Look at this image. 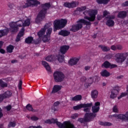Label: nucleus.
<instances>
[{
  "label": "nucleus",
  "mask_w": 128,
  "mask_h": 128,
  "mask_svg": "<svg viewBox=\"0 0 128 128\" xmlns=\"http://www.w3.org/2000/svg\"><path fill=\"white\" fill-rule=\"evenodd\" d=\"M42 9L39 12L38 15L36 18V24H40V22H42L46 18V15L48 12V9L50 8V3L48 2L41 5Z\"/></svg>",
  "instance_id": "1"
},
{
  "label": "nucleus",
  "mask_w": 128,
  "mask_h": 128,
  "mask_svg": "<svg viewBox=\"0 0 128 128\" xmlns=\"http://www.w3.org/2000/svg\"><path fill=\"white\" fill-rule=\"evenodd\" d=\"M83 14L85 16L84 17L85 20H88L89 22H94L96 16L98 14V10L88 9L87 8L83 12Z\"/></svg>",
  "instance_id": "2"
},
{
  "label": "nucleus",
  "mask_w": 128,
  "mask_h": 128,
  "mask_svg": "<svg viewBox=\"0 0 128 128\" xmlns=\"http://www.w3.org/2000/svg\"><path fill=\"white\" fill-rule=\"evenodd\" d=\"M66 24H68V20L66 19L55 20L54 22V32H56V30H58L64 28L66 26Z\"/></svg>",
  "instance_id": "3"
},
{
  "label": "nucleus",
  "mask_w": 128,
  "mask_h": 128,
  "mask_svg": "<svg viewBox=\"0 0 128 128\" xmlns=\"http://www.w3.org/2000/svg\"><path fill=\"white\" fill-rule=\"evenodd\" d=\"M52 122L50 119H48L44 122V124H56V126L59 128H68L67 126H68L70 124L69 121H65L62 124L60 122H58V119H52Z\"/></svg>",
  "instance_id": "4"
},
{
  "label": "nucleus",
  "mask_w": 128,
  "mask_h": 128,
  "mask_svg": "<svg viewBox=\"0 0 128 128\" xmlns=\"http://www.w3.org/2000/svg\"><path fill=\"white\" fill-rule=\"evenodd\" d=\"M10 26L12 28V32H18V28L24 26V20H20L16 22H12L10 24Z\"/></svg>",
  "instance_id": "5"
},
{
  "label": "nucleus",
  "mask_w": 128,
  "mask_h": 128,
  "mask_svg": "<svg viewBox=\"0 0 128 128\" xmlns=\"http://www.w3.org/2000/svg\"><path fill=\"white\" fill-rule=\"evenodd\" d=\"M128 52L118 53L115 55L116 60L118 64H122L128 58Z\"/></svg>",
  "instance_id": "6"
},
{
  "label": "nucleus",
  "mask_w": 128,
  "mask_h": 128,
  "mask_svg": "<svg viewBox=\"0 0 128 128\" xmlns=\"http://www.w3.org/2000/svg\"><path fill=\"white\" fill-rule=\"evenodd\" d=\"M53 76L56 82H62L64 80V74L62 72L56 71L54 73Z\"/></svg>",
  "instance_id": "7"
},
{
  "label": "nucleus",
  "mask_w": 128,
  "mask_h": 128,
  "mask_svg": "<svg viewBox=\"0 0 128 128\" xmlns=\"http://www.w3.org/2000/svg\"><path fill=\"white\" fill-rule=\"evenodd\" d=\"M26 2L23 6L24 8H29V6H36L40 4V2L38 0H26Z\"/></svg>",
  "instance_id": "8"
},
{
  "label": "nucleus",
  "mask_w": 128,
  "mask_h": 128,
  "mask_svg": "<svg viewBox=\"0 0 128 128\" xmlns=\"http://www.w3.org/2000/svg\"><path fill=\"white\" fill-rule=\"evenodd\" d=\"M112 116L118 118V120H120L122 122H128V112L126 113L125 114H114Z\"/></svg>",
  "instance_id": "9"
},
{
  "label": "nucleus",
  "mask_w": 128,
  "mask_h": 128,
  "mask_svg": "<svg viewBox=\"0 0 128 128\" xmlns=\"http://www.w3.org/2000/svg\"><path fill=\"white\" fill-rule=\"evenodd\" d=\"M84 116L85 117V120H86L87 122H92L94 118L96 116V114L92 112H86L84 114Z\"/></svg>",
  "instance_id": "10"
},
{
  "label": "nucleus",
  "mask_w": 128,
  "mask_h": 128,
  "mask_svg": "<svg viewBox=\"0 0 128 128\" xmlns=\"http://www.w3.org/2000/svg\"><path fill=\"white\" fill-rule=\"evenodd\" d=\"M82 24L80 22H78V20L77 24L72 25L70 30L73 32H76L80 30H82Z\"/></svg>",
  "instance_id": "11"
},
{
  "label": "nucleus",
  "mask_w": 128,
  "mask_h": 128,
  "mask_svg": "<svg viewBox=\"0 0 128 128\" xmlns=\"http://www.w3.org/2000/svg\"><path fill=\"white\" fill-rule=\"evenodd\" d=\"M78 2L76 1H72L71 2H65L64 4V6L68 8H76L78 6Z\"/></svg>",
  "instance_id": "12"
},
{
  "label": "nucleus",
  "mask_w": 128,
  "mask_h": 128,
  "mask_svg": "<svg viewBox=\"0 0 128 128\" xmlns=\"http://www.w3.org/2000/svg\"><path fill=\"white\" fill-rule=\"evenodd\" d=\"M118 92H120V87L118 86H116L111 92L110 98L112 99L116 98L118 96Z\"/></svg>",
  "instance_id": "13"
},
{
  "label": "nucleus",
  "mask_w": 128,
  "mask_h": 128,
  "mask_svg": "<svg viewBox=\"0 0 128 128\" xmlns=\"http://www.w3.org/2000/svg\"><path fill=\"white\" fill-rule=\"evenodd\" d=\"M92 106V103L90 104H81L76 106H74L73 108L74 110H78L82 108H90Z\"/></svg>",
  "instance_id": "14"
},
{
  "label": "nucleus",
  "mask_w": 128,
  "mask_h": 128,
  "mask_svg": "<svg viewBox=\"0 0 128 128\" xmlns=\"http://www.w3.org/2000/svg\"><path fill=\"white\" fill-rule=\"evenodd\" d=\"M102 68H118V65L115 64H112L108 61H105L102 64Z\"/></svg>",
  "instance_id": "15"
},
{
  "label": "nucleus",
  "mask_w": 128,
  "mask_h": 128,
  "mask_svg": "<svg viewBox=\"0 0 128 128\" xmlns=\"http://www.w3.org/2000/svg\"><path fill=\"white\" fill-rule=\"evenodd\" d=\"M24 28H22L19 33L16 36V42H18L20 40V38L24 36Z\"/></svg>",
  "instance_id": "16"
},
{
  "label": "nucleus",
  "mask_w": 128,
  "mask_h": 128,
  "mask_svg": "<svg viewBox=\"0 0 128 128\" xmlns=\"http://www.w3.org/2000/svg\"><path fill=\"white\" fill-rule=\"evenodd\" d=\"M58 36H68L70 34V32L68 30H62L58 33Z\"/></svg>",
  "instance_id": "17"
},
{
  "label": "nucleus",
  "mask_w": 128,
  "mask_h": 128,
  "mask_svg": "<svg viewBox=\"0 0 128 128\" xmlns=\"http://www.w3.org/2000/svg\"><path fill=\"white\" fill-rule=\"evenodd\" d=\"M70 46L64 45L60 47V52L62 54H66V53L68 50Z\"/></svg>",
  "instance_id": "18"
},
{
  "label": "nucleus",
  "mask_w": 128,
  "mask_h": 128,
  "mask_svg": "<svg viewBox=\"0 0 128 128\" xmlns=\"http://www.w3.org/2000/svg\"><path fill=\"white\" fill-rule=\"evenodd\" d=\"M62 86L60 85H54L52 89V91L51 92V94H56L60 90Z\"/></svg>",
  "instance_id": "19"
},
{
  "label": "nucleus",
  "mask_w": 128,
  "mask_h": 128,
  "mask_svg": "<svg viewBox=\"0 0 128 128\" xmlns=\"http://www.w3.org/2000/svg\"><path fill=\"white\" fill-rule=\"evenodd\" d=\"M128 16V12L126 11H120L118 14V18H126Z\"/></svg>",
  "instance_id": "20"
},
{
  "label": "nucleus",
  "mask_w": 128,
  "mask_h": 128,
  "mask_svg": "<svg viewBox=\"0 0 128 128\" xmlns=\"http://www.w3.org/2000/svg\"><path fill=\"white\" fill-rule=\"evenodd\" d=\"M46 26H44V28H42L41 30H39V32H38V36L39 38H42V36H44V34H46Z\"/></svg>",
  "instance_id": "21"
},
{
  "label": "nucleus",
  "mask_w": 128,
  "mask_h": 128,
  "mask_svg": "<svg viewBox=\"0 0 128 128\" xmlns=\"http://www.w3.org/2000/svg\"><path fill=\"white\" fill-rule=\"evenodd\" d=\"M98 91L96 90H94L91 92V98L92 100H96V98H98Z\"/></svg>",
  "instance_id": "22"
},
{
  "label": "nucleus",
  "mask_w": 128,
  "mask_h": 128,
  "mask_svg": "<svg viewBox=\"0 0 128 128\" xmlns=\"http://www.w3.org/2000/svg\"><path fill=\"white\" fill-rule=\"evenodd\" d=\"M9 32L10 30L8 28L0 30V38H2V36H8Z\"/></svg>",
  "instance_id": "23"
},
{
  "label": "nucleus",
  "mask_w": 128,
  "mask_h": 128,
  "mask_svg": "<svg viewBox=\"0 0 128 128\" xmlns=\"http://www.w3.org/2000/svg\"><path fill=\"white\" fill-rule=\"evenodd\" d=\"M106 26H109V28H112L114 26V20H110L109 18H106Z\"/></svg>",
  "instance_id": "24"
},
{
  "label": "nucleus",
  "mask_w": 128,
  "mask_h": 128,
  "mask_svg": "<svg viewBox=\"0 0 128 128\" xmlns=\"http://www.w3.org/2000/svg\"><path fill=\"white\" fill-rule=\"evenodd\" d=\"M80 60V58H74L71 59L68 62V64L70 66H74L78 64V62Z\"/></svg>",
  "instance_id": "25"
},
{
  "label": "nucleus",
  "mask_w": 128,
  "mask_h": 128,
  "mask_svg": "<svg viewBox=\"0 0 128 128\" xmlns=\"http://www.w3.org/2000/svg\"><path fill=\"white\" fill-rule=\"evenodd\" d=\"M82 95L78 94L76 95L75 96L71 98L70 100L73 102H80V100H82Z\"/></svg>",
  "instance_id": "26"
},
{
  "label": "nucleus",
  "mask_w": 128,
  "mask_h": 128,
  "mask_svg": "<svg viewBox=\"0 0 128 128\" xmlns=\"http://www.w3.org/2000/svg\"><path fill=\"white\" fill-rule=\"evenodd\" d=\"M2 94H3V96H4V98H10L12 96V92L7 90L4 93H3Z\"/></svg>",
  "instance_id": "27"
},
{
  "label": "nucleus",
  "mask_w": 128,
  "mask_h": 128,
  "mask_svg": "<svg viewBox=\"0 0 128 128\" xmlns=\"http://www.w3.org/2000/svg\"><path fill=\"white\" fill-rule=\"evenodd\" d=\"M100 75L102 76L108 78V76H110V73L106 70H104L100 72Z\"/></svg>",
  "instance_id": "28"
},
{
  "label": "nucleus",
  "mask_w": 128,
  "mask_h": 128,
  "mask_svg": "<svg viewBox=\"0 0 128 128\" xmlns=\"http://www.w3.org/2000/svg\"><path fill=\"white\" fill-rule=\"evenodd\" d=\"M42 65L44 66V68H45L48 70V72H50V65L48 64V63L46 61H42Z\"/></svg>",
  "instance_id": "29"
},
{
  "label": "nucleus",
  "mask_w": 128,
  "mask_h": 128,
  "mask_svg": "<svg viewBox=\"0 0 128 128\" xmlns=\"http://www.w3.org/2000/svg\"><path fill=\"white\" fill-rule=\"evenodd\" d=\"M33 41H34V37L32 36H30L25 39V42L28 44H32Z\"/></svg>",
  "instance_id": "30"
},
{
  "label": "nucleus",
  "mask_w": 128,
  "mask_h": 128,
  "mask_svg": "<svg viewBox=\"0 0 128 128\" xmlns=\"http://www.w3.org/2000/svg\"><path fill=\"white\" fill-rule=\"evenodd\" d=\"M78 22H80L81 24H84L85 26H90L92 23L90 22L86 21L84 19H80L78 20Z\"/></svg>",
  "instance_id": "31"
},
{
  "label": "nucleus",
  "mask_w": 128,
  "mask_h": 128,
  "mask_svg": "<svg viewBox=\"0 0 128 128\" xmlns=\"http://www.w3.org/2000/svg\"><path fill=\"white\" fill-rule=\"evenodd\" d=\"M14 46L12 44H10L6 47V52L9 54H12L14 50Z\"/></svg>",
  "instance_id": "32"
},
{
  "label": "nucleus",
  "mask_w": 128,
  "mask_h": 128,
  "mask_svg": "<svg viewBox=\"0 0 128 128\" xmlns=\"http://www.w3.org/2000/svg\"><path fill=\"white\" fill-rule=\"evenodd\" d=\"M98 48H100L102 52H110V48L106 46H104L102 45H99Z\"/></svg>",
  "instance_id": "33"
},
{
  "label": "nucleus",
  "mask_w": 128,
  "mask_h": 128,
  "mask_svg": "<svg viewBox=\"0 0 128 128\" xmlns=\"http://www.w3.org/2000/svg\"><path fill=\"white\" fill-rule=\"evenodd\" d=\"M100 126H110L112 123L110 122H102V121L99 122Z\"/></svg>",
  "instance_id": "34"
},
{
  "label": "nucleus",
  "mask_w": 128,
  "mask_h": 128,
  "mask_svg": "<svg viewBox=\"0 0 128 128\" xmlns=\"http://www.w3.org/2000/svg\"><path fill=\"white\" fill-rule=\"evenodd\" d=\"M100 106L96 107V106H92V114H96V112H100Z\"/></svg>",
  "instance_id": "35"
},
{
  "label": "nucleus",
  "mask_w": 128,
  "mask_h": 128,
  "mask_svg": "<svg viewBox=\"0 0 128 128\" xmlns=\"http://www.w3.org/2000/svg\"><path fill=\"white\" fill-rule=\"evenodd\" d=\"M30 20L26 19L23 22V26H30Z\"/></svg>",
  "instance_id": "36"
},
{
  "label": "nucleus",
  "mask_w": 128,
  "mask_h": 128,
  "mask_svg": "<svg viewBox=\"0 0 128 128\" xmlns=\"http://www.w3.org/2000/svg\"><path fill=\"white\" fill-rule=\"evenodd\" d=\"M57 58L60 62H62L64 60V56L58 54L57 56Z\"/></svg>",
  "instance_id": "37"
},
{
  "label": "nucleus",
  "mask_w": 128,
  "mask_h": 128,
  "mask_svg": "<svg viewBox=\"0 0 128 128\" xmlns=\"http://www.w3.org/2000/svg\"><path fill=\"white\" fill-rule=\"evenodd\" d=\"M42 40L44 42H50V36L48 35H45L42 38Z\"/></svg>",
  "instance_id": "38"
},
{
  "label": "nucleus",
  "mask_w": 128,
  "mask_h": 128,
  "mask_svg": "<svg viewBox=\"0 0 128 128\" xmlns=\"http://www.w3.org/2000/svg\"><path fill=\"white\" fill-rule=\"evenodd\" d=\"M86 6H82L81 7H78L76 8V12H84V10H86Z\"/></svg>",
  "instance_id": "39"
},
{
  "label": "nucleus",
  "mask_w": 128,
  "mask_h": 128,
  "mask_svg": "<svg viewBox=\"0 0 128 128\" xmlns=\"http://www.w3.org/2000/svg\"><path fill=\"white\" fill-rule=\"evenodd\" d=\"M89 80H90V82L86 83L85 84V86H86V88H90V86L92 84V82H94V79L92 77L89 78Z\"/></svg>",
  "instance_id": "40"
},
{
  "label": "nucleus",
  "mask_w": 128,
  "mask_h": 128,
  "mask_svg": "<svg viewBox=\"0 0 128 128\" xmlns=\"http://www.w3.org/2000/svg\"><path fill=\"white\" fill-rule=\"evenodd\" d=\"M26 108L29 112H34V108H32V106L30 104H28L26 106Z\"/></svg>",
  "instance_id": "41"
},
{
  "label": "nucleus",
  "mask_w": 128,
  "mask_h": 128,
  "mask_svg": "<svg viewBox=\"0 0 128 128\" xmlns=\"http://www.w3.org/2000/svg\"><path fill=\"white\" fill-rule=\"evenodd\" d=\"M0 86L1 88H6L8 86V84L2 81V80H0Z\"/></svg>",
  "instance_id": "42"
},
{
  "label": "nucleus",
  "mask_w": 128,
  "mask_h": 128,
  "mask_svg": "<svg viewBox=\"0 0 128 128\" xmlns=\"http://www.w3.org/2000/svg\"><path fill=\"white\" fill-rule=\"evenodd\" d=\"M45 60L47 62H52L54 60V55L48 56Z\"/></svg>",
  "instance_id": "43"
},
{
  "label": "nucleus",
  "mask_w": 128,
  "mask_h": 128,
  "mask_svg": "<svg viewBox=\"0 0 128 128\" xmlns=\"http://www.w3.org/2000/svg\"><path fill=\"white\" fill-rule=\"evenodd\" d=\"M78 122H80V124H84V122H88L86 120V118L84 116V118H78Z\"/></svg>",
  "instance_id": "44"
},
{
  "label": "nucleus",
  "mask_w": 128,
  "mask_h": 128,
  "mask_svg": "<svg viewBox=\"0 0 128 128\" xmlns=\"http://www.w3.org/2000/svg\"><path fill=\"white\" fill-rule=\"evenodd\" d=\"M128 96V92H122L120 95L118 97V100H120L122 98H124V96Z\"/></svg>",
  "instance_id": "45"
},
{
  "label": "nucleus",
  "mask_w": 128,
  "mask_h": 128,
  "mask_svg": "<svg viewBox=\"0 0 128 128\" xmlns=\"http://www.w3.org/2000/svg\"><path fill=\"white\" fill-rule=\"evenodd\" d=\"M52 32V28H50L48 29L46 35L48 36H50Z\"/></svg>",
  "instance_id": "46"
},
{
  "label": "nucleus",
  "mask_w": 128,
  "mask_h": 128,
  "mask_svg": "<svg viewBox=\"0 0 128 128\" xmlns=\"http://www.w3.org/2000/svg\"><path fill=\"white\" fill-rule=\"evenodd\" d=\"M8 128H14L16 126V122L10 121L8 124Z\"/></svg>",
  "instance_id": "47"
},
{
  "label": "nucleus",
  "mask_w": 128,
  "mask_h": 128,
  "mask_svg": "<svg viewBox=\"0 0 128 128\" xmlns=\"http://www.w3.org/2000/svg\"><path fill=\"white\" fill-rule=\"evenodd\" d=\"M76 118H78V114H74L71 116V118H72V120H76Z\"/></svg>",
  "instance_id": "48"
},
{
  "label": "nucleus",
  "mask_w": 128,
  "mask_h": 128,
  "mask_svg": "<svg viewBox=\"0 0 128 128\" xmlns=\"http://www.w3.org/2000/svg\"><path fill=\"white\" fill-rule=\"evenodd\" d=\"M90 107H86L84 108V112H90V108H89Z\"/></svg>",
  "instance_id": "49"
},
{
  "label": "nucleus",
  "mask_w": 128,
  "mask_h": 128,
  "mask_svg": "<svg viewBox=\"0 0 128 128\" xmlns=\"http://www.w3.org/2000/svg\"><path fill=\"white\" fill-rule=\"evenodd\" d=\"M31 120H34V121H36L38 120V118L36 117V116H32L30 118Z\"/></svg>",
  "instance_id": "50"
},
{
  "label": "nucleus",
  "mask_w": 128,
  "mask_h": 128,
  "mask_svg": "<svg viewBox=\"0 0 128 128\" xmlns=\"http://www.w3.org/2000/svg\"><path fill=\"white\" fill-rule=\"evenodd\" d=\"M5 108H6L7 112H10V110H12V107L11 105H8L5 107Z\"/></svg>",
  "instance_id": "51"
},
{
  "label": "nucleus",
  "mask_w": 128,
  "mask_h": 128,
  "mask_svg": "<svg viewBox=\"0 0 128 128\" xmlns=\"http://www.w3.org/2000/svg\"><path fill=\"white\" fill-rule=\"evenodd\" d=\"M116 46V50H122V46L120 44H118Z\"/></svg>",
  "instance_id": "52"
},
{
  "label": "nucleus",
  "mask_w": 128,
  "mask_h": 128,
  "mask_svg": "<svg viewBox=\"0 0 128 128\" xmlns=\"http://www.w3.org/2000/svg\"><path fill=\"white\" fill-rule=\"evenodd\" d=\"M5 98L4 96V95L2 94H0V102H4V100Z\"/></svg>",
  "instance_id": "53"
},
{
  "label": "nucleus",
  "mask_w": 128,
  "mask_h": 128,
  "mask_svg": "<svg viewBox=\"0 0 128 128\" xmlns=\"http://www.w3.org/2000/svg\"><path fill=\"white\" fill-rule=\"evenodd\" d=\"M106 18H108L109 20H112L116 18V17L114 16H108L106 17Z\"/></svg>",
  "instance_id": "54"
},
{
  "label": "nucleus",
  "mask_w": 128,
  "mask_h": 128,
  "mask_svg": "<svg viewBox=\"0 0 128 128\" xmlns=\"http://www.w3.org/2000/svg\"><path fill=\"white\" fill-rule=\"evenodd\" d=\"M22 81L20 80L18 84V89L22 90Z\"/></svg>",
  "instance_id": "55"
},
{
  "label": "nucleus",
  "mask_w": 128,
  "mask_h": 128,
  "mask_svg": "<svg viewBox=\"0 0 128 128\" xmlns=\"http://www.w3.org/2000/svg\"><path fill=\"white\" fill-rule=\"evenodd\" d=\"M110 14V12H108L107 10H104L103 12V17L104 18L106 16H108V14Z\"/></svg>",
  "instance_id": "56"
},
{
  "label": "nucleus",
  "mask_w": 128,
  "mask_h": 128,
  "mask_svg": "<svg viewBox=\"0 0 128 128\" xmlns=\"http://www.w3.org/2000/svg\"><path fill=\"white\" fill-rule=\"evenodd\" d=\"M96 2L98 4H104V0H96Z\"/></svg>",
  "instance_id": "57"
},
{
  "label": "nucleus",
  "mask_w": 128,
  "mask_h": 128,
  "mask_svg": "<svg viewBox=\"0 0 128 128\" xmlns=\"http://www.w3.org/2000/svg\"><path fill=\"white\" fill-rule=\"evenodd\" d=\"M122 6L124 7L128 6V1H126L125 2L122 3Z\"/></svg>",
  "instance_id": "58"
},
{
  "label": "nucleus",
  "mask_w": 128,
  "mask_h": 128,
  "mask_svg": "<svg viewBox=\"0 0 128 128\" xmlns=\"http://www.w3.org/2000/svg\"><path fill=\"white\" fill-rule=\"evenodd\" d=\"M110 48L112 50H116V46L115 45H112L111 46Z\"/></svg>",
  "instance_id": "59"
},
{
  "label": "nucleus",
  "mask_w": 128,
  "mask_h": 128,
  "mask_svg": "<svg viewBox=\"0 0 128 128\" xmlns=\"http://www.w3.org/2000/svg\"><path fill=\"white\" fill-rule=\"evenodd\" d=\"M114 112H118V107L116 106H114L112 109Z\"/></svg>",
  "instance_id": "60"
},
{
  "label": "nucleus",
  "mask_w": 128,
  "mask_h": 128,
  "mask_svg": "<svg viewBox=\"0 0 128 128\" xmlns=\"http://www.w3.org/2000/svg\"><path fill=\"white\" fill-rule=\"evenodd\" d=\"M0 53L2 54H6V50H4L3 48H0Z\"/></svg>",
  "instance_id": "61"
},
{
  "label": "nucleus",
  "mask_w": 128,
  "mask_h": 128,
  "mask_svg": "<svg viewBox=\"0 0 128 128\" xmlns=\"http://www.w3.org/2000/svg\"><path fill=\"white\" fill-rule=\"evenodd\" d=\"M100 106V102H97L95 103V105L94 106H96V108H98V106Z\"/></svg>",
  "instance_id": "62"
},
{
  "label": "nucleus",
  "mask_w": 128,
  "mask_h": 128,
  "mask_svg": "<svg viewBox=\"0 0 128 128\" xmlns=\"http://www.w3.org/2000/svg\"><path fill=\"white\" fill-rule=\"evenodd\" d=\"M110 2V0H103V4H108V3Z\"/></svg>",
  "instance_id": "63"
},
{
  "label": "nucleus",
  "mask_w": 128,
  "mask_h": 128,
  "mask_svg": "<svg viewBox=\"0 0 128 128\" xmlns=\"http://www.w3.org/2000/svg\"><path fill=\"white\" fill-rule=\"evenodd\" d=\"M91 68L92 67H90V66H86L84 67V70L86 71L90 70Z\"/></svg>",
  "instance_id": "64"
}]
</instances>
